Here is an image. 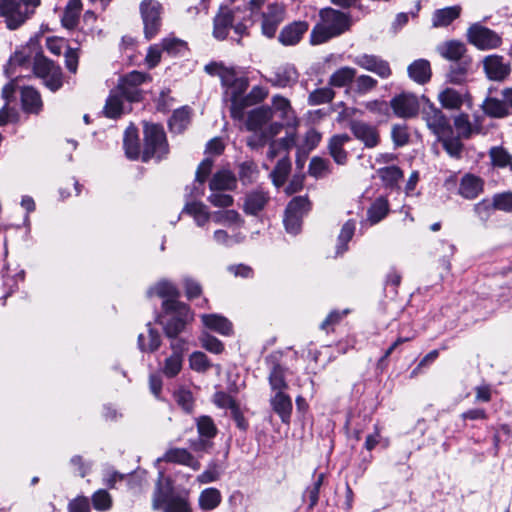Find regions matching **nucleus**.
<instances>
[{
	"label": "nucleus",
	"mask_w": 512,
	"mask_h": 512,
	"mask_svg": "<svg viewBox=\"0 0 512 512\" xmlns=\"http://www.w3.org/2000/svg\"><path fill=\"white\" fill-rule=\"evenodd\" d=\"M273 112L270 107L261 106L248 113L245 126L253 134L247 139V145L251 149H259L277 136L283 125L279 122H271Z\"/></svg>",
	"instance_id": "nucleus-1"
},
{
	"label": "nucleus",
	"mask_w": 512,
	"mask_h": 512,
	"mask_svg": "<svg viewBox=\"0 0 512 512\" xmlns=\"http://www.w3.org/2000/svg\"><path fill=\"white\" fill-rule=\"evenodd\" d=\"M321 23L317 24L311 32V42L321 44L328 39L338 36L349 28L348 17L334 9L321 11Z\"/></svg>",
	"instance_id": "nucleus-2"
},
{
	"label": "nucleus",
	"mask_w": 512,
	"mask_h": 512,
	"mask_svg": "<svg viewBox=\"0 0 512 512\" xmlns=\"http://www.w3.org/2000/svg\"><path fill=\"white\" fill-rule=\"evenodd\" d=\"M41 0H0V17L11 30L20 27L30 18Z\"/></svg>",
	"instance_id": "nucleus-3"
},
{
	"label": "nucleus",
	"mask_w": 512,
	"mask_h": 512,
	"mask_svg": "<svg viewBox=\"0 0 512 512\" xmlns=\"http://www.w3.org/2000/svg\"><path fill=\"white\" fill-rule=\"evenodd\" d=\"M152 508L163 512H192L187 496L175 494L168 481L161 480L157 484L152 499Z\"/></svg>",
	"instance_id": "nucleus-4"
},
{
	"label": "nucleus",
	"mask_w": 512,
	"mask_h": 512,
	"mask_svg": "<svg viewBox=\"0 0 512 512\" xmlns=\"http://www.w3.org/2000/svg\"><path fill=\"white\" fill-rule=\"evenodd\" d=\"M145 148L142 154L143 161L150 158L161 159L168 152V145L162 126L145 123L144 125Z\"/></svg>",
	"instance_id": "nucleus-5"
},
{
	"label": "nucleus",
	"mask_w": 512,
	"mask_h": 512,
	"mask_svg": "<svg viewBox=\"0 0 512 512\" xmlns=\"http://www.w3.org/2000/svg\"><path fill=\"white\" fill-rule=\"evenodd\" d=\"M163 307L166 311L174 313L165 326L167 337L178 336V334L184 330L185 325L194 318V314L190 308L179 301H164Z\"/></svg>",
	"instance_id": "nucleus-6"
},
{
	"label": "nucleus",
	"mask_w": 512,
	"mask_h": 512,
	"mask_svg": "<svg viewBox=\"0 0 512 512\" xmlns=\"http://www.w3.org/2000/svg\"><path fill=\"white\" fill-rule=\"evenodd\" d=\"M140 13L144 25L146 39L153 38L161 26L162 6L155 0H143L140 4Z\"/></svg>",
	"instance_id": "nucleus-7"
},
{
	"label": "nucleus",
	"mask_w": 512,
	"mask_h": 512,
	"mask_svg": "<svg viewBox=\"0 0 512 512\" xmlns=\"http://www.w3.org/2000/svg\"><path fill=\"white\" fill-rule=\"evenodd\" d=\"M286 18V7L281 3H271L261 14V33L271 39L276 35L279 25Z\"/></svg>",
	"instance_id": "nucleus-8"
},
{
	"label": "nucleus",
	"mask_w": 512,
	"mask_h": 512,
	"mask_svg": "<svg viewBox=\"0 0 512 512\" xmlns=\"http://www.w3.org/2000/svg\"><path fill=\"white\" fill-rule=\"evenodd\" d=\"M467 37L471 44L481 50L495 49L501 44V37L496 32L478 23L469 27Z\"/></svg>",
	"instance_id": "nucleus-9"
},
{
	"label": "nucleus",
	"mask_w": 512,
	"mask_h": 512,
	"mask_svg": "<svg viewBox=\"0 0 512 512\" xmlns=\"http://www.w3.org/2000/svg\"><path fill=\"white\" fill-rule=\"evenodd\" d=\"M147 75L139 71H132L121 78L115 88L129 103L141 100L139 86L147 80Z\"/></svg>",
	"instance_id": "nucleus-10"
},
{
	"label": "nucleus",
	"mask_w": 512,
	"mask_h": 512,
	"mask_svg": "<svg viewBox=\"0 0 512 512\" xmlns=\"http://www.w3.org/2000/svg\"><path fill=\"white\" fill-rule=\"evenodd\" d=\"M422 117L427 127L438 138L452 134V128L448 118L440 109L435 107L434 104L429 103L428 106L423 109Z\"/></svg>",
	"instance_id": "nucleus-11"
},
{
	"label": "nucleus",
	"mask_w": 512,
	"mask_h": 512,
	"mask_svg": "<svg viewBox=\"0 0 512 512\" xmlns=\"http://www.w3.org/2000/svg\"><path fill=\"white\" fill-rule=\"evenodd\" d=\"M268 90L262 86H254L249 94L244 98H238L234 95L230 107L231 117L235 120H243L244 110L253 104L261 102L268 96Z\"/></svg>",
	"instance_id": "nucleus-12"
},
{
	"label": "nucleus",
	"mask_w": 512,
	"mask_h": 512,
	"mask_svg": "<svg viewBox=\"0 0 512 512\" xmlns=\"http://www.w3.org/2000/svg\"><path fill=\"white\" fill-rule=\"evenodd\" d=\"M395 115L401 118H411L418 114L420 105L418 98L411 93L395 96L390 102Z\"/></svg>",
	"instance_id": "nucleus-13"
},
{
	"label": "nucleus",
	"mask_w": 512,
	"mask_h": 512,
	"mask_svg": "<svg viewBox=\"0 0 512 512\" xmlns=\"http://www.w3.org/2000/svg\"><path fill=\"white\" fill-rule=\"evenodd\" d=\"M353 63L367 71L377 74L381 78H388L391 69L387 61L375 55L360 54L352 58Z\"/></svg>",
	"instance_id": "nucleus-14"
},
{
	"label": "nucleus",
	"mask_w": 512,
	"mask_h": 512,
	"mask_svg": "<svg viewBox=\"0 0 512 512\" xmlns=\"http://www.w3.org/2000/svg\"><path fill=\"white\" fill-rule=\"evenodd\" d=\"M350 130L367 148H374L379 143L380 136L378 130L370 124L355 120L350 123Z\"/></svg>",
	"instance_id": "nucleus-15"
},
{
	"label": "nucleus",
	"mask_w": 512,
	"mask_h": 512,
	"mask_svg": "<svg viewBox=\"0 0 512 512\" xmlns=\"http://www.w3.org/2000/svg\"><path fill=\"white\" fill-rule=\"evenodd\" d=\"M484 70L489 79L504 80L510 73V66L499 55H489L483 60Z\"/></svg>",
	"instance_id": "nucleus-16"
},
{
	"label": "nucleus",
	"mask_w": 512,
	"mask_h": 512,
	"mask_svg": "<svg viewBox=\"0 0 512 512\" xmlns=\"http://www.w3.org/2000/svg\"><path fill=\"white\" fill-rule=\"evenodd\" d=\"M307 30V22L294 21L282 28L279 33L278 40L284 46L296 45L302 39Z\"/></svg>",
	"instance_id": "nucleus-17"
},
{
	"label": "nucleus",
	"mask_w": 512,
	"mask_h": 512,
	"mask_svg": "<svg viewBox=\"0 0 512 512\" xmlns=\"http://www.w3.org/2000/svg\"><path fill=\"white\" fill-rule=\"evenodd\" d=\"M269 148L266 154L268 160L273 161L277 157L287 155L288 150L296 144V133L294 130L287 131L285 137L279 140H269Z\"/></svg>",
	"instance_id": "nucleus-18"
},
{
	"label": "nucleus",
	"mask_w": 512,
	"mask_h": 512,
	"mask_svg": "<svg viewBox=\"0 0 512 512\" xmlns=\"http://www.w3.org/2000/svg\"><path fill=\"white\" fill-rule=\"evenodd\" d=\"M321 137V134L317 130L311 128L305 133L301 140L298 141L296 139V144L294 146L297 148L298 157L296 163L298 166H303V161L300 157L302 156L305 158L313 149H315L320 143Z\"/></svg>",
	"instance_id": "nucleus-19"
},
{
	"label": "nucleus",
	"mask_w": 512,
	"mask_h": 512,
	"mask_svg": "<svg viewBox=\"0 0 512 512\" xmlns=\"http://www.w3.org/2000/svg\"><path fill=\"white\" fill-rule=\"evenodd\" d=\"M483 180L473 174H465L459 185V194L469 200L475 199L483 192Z\"/></svg>",
	"instance_id": "nucleus-20"
},
{
	"label": "nucleus",
	"mask_w": 512,
	"mask_h": 512,
	"mask_svg": "<svg viewBox=\"0 0 512 512\" xmlns=\"http://www.w3.org/2000/svg\"><path fill=\"white\" fill-rule=\"evenodd\" d=\"M350 141L348 134H337L329 139L328 150L333 160L339 164L344 165L347 162L348 154L344 150V146Z\"/></svg>",
	"instance_id": "nucleus-21"
},
{
	"label": "nucleus",
	"mask_w": 512,
	"mask_h": 512,
	"mask_svg": "<svg viewBox=\"0 0 512 512\" xmlns=\"http://www.w3.org/2000/svg\"><path fill=\"white\" fill-rule=\"evenodd\" d=\"M203 325L223 336H230L233 333L232 323L219 314H203L201 316Z\"/></svg>",
	"instance_id": "nucleus-22"
},
{
	"label": "nucleus",
	"mask_w": 512,
	"mask_h": 512,
	"mask_svg": "<svg viewBox=\"0 0 512 512\" xmlns=\"http://www.w3.org/2000/svg\"><path fill=\"white\" fill-rule=\"evenodd\" d=\"M129 104L124 96L114 89L106 100L104 113L109 118H117L130 109Z\"/></svg>",
	"instance_id": "nucleus-23"
},
{
	"label": "nucleus",
	"mask_w": 512,
	"mask_h": 512,
	"mask_svg": "<svg viewBox=\"0 0 512 512\" xmlns=\"http://www.w3.org/2000/svg\"><path fill=\"white\" fill-rule=\"evenodd\" d=\"M273 410L279 415L283 423L290 422L292 413V400L283 391H278L270 400Z\"/></svg>",
	"instance_id": "nucleus-24"
},
{
	"label": "nucleus",
	"mask_w": 512,
	"mask_h": 512,
	"mask_svg": "<svg viewBox=\"0 0 512 512\" xmlns=\"http://www.w3.org/2000/svg\"><path fill=\"white\" fill-rule=\"evenodd\" d=\"M234 20L233 12L229 9H221L214 18L213 36L217 40H224L232 27Z\"/></svg>",
	"instance_id": "nucleus-25"
},
{
	"label": "nucleus",
	"mask_w": 512,
	"mask_h": 512,
	"mask_svg": "<svg viewBox=\"0 0 512 512\" xmlns=\"http://www.w3.org/2000/svg\"><path fill=\"white\" fill-rule=\"evenodd\" d=\"M164 460L167 462L178 463L186 465L193 470L200 469V462L191 455L186 449L183 448H171L166 451Z\"/></svg>",
	"instance_id": "nucleus-26"
},
{
	"label": "nucleus",
	"mask_w": 512,
	"mask_h": 512,
	"mask_svg": "<svg viewBox=\"0 0 512 512\" xmlns=\"http://www.w3.org/2000/svg\"><path fill=\"white\" fill-rule=\"evenodd\" d=\"M22 108L27 113L38 114L42 110V99L39 92L32 87H23L21 90Z\"/></svg>",
	"instance_id": "nucleus-27"
},
{
	"label": "nucleus",
	"mask_w": 512,
	"mask_h": 512,
	"mask_svg": "<svg viewBox=\"0 0 512 512\" xmlns=\"http://www.w3.org/2000/svg\"><path fill=\"white\" fill-rule=\"evenodd\" d=\"M183 212L190 215L197 226L203 227L205 226L210 218H212V214L209 212L208 207L202 202H189L185 205Z\"/></svg>",
	"instance_id": "nucleus-28"
},
{
	"label": "nucleus",
	"mask_w": 512,
	"mask_h": 512,
	"mask_svg": "<svg viewBox=\"0 0 512 512\" xmlns=\"http://www.w3.org/2000/svg\"><path fill=\"white\" fill-rule=\"evenodd\" d=\"M462 8L460 5H454L437 9L432 16V24L434 27H445L451 24L461 14Z\"/></svg>",
	"instance_id": "nucleus-29"
},
{
	"label": "nucleus",
	"mask_w": 512,
	"mask_h": 512,
	"mask_svg": "<svg viewBox=\"0 0 512 512\" xmlns=\"http://www.w3.org/2000/svg\"><path fill=\"white\" fill-rule=\"evenodd\" d=\"M301 200H291L285 210L284 225L288 233L296 235L301 230L302 218L294 214V209L301 205Z\"/></svg>",
	"instance_id": "nucleus-30"
},
{
	"label": "nucleus",
	"mask_w": 512,
	"mask_h": 512,
	"mask_svg": "<svg viewBox=\"0 0 512 512\" xmlns=\"http://www.w3.org/2000/svg\"><path fill=\"white\" fill-rule=\"evenodd\" d=\"M408 74L413 81L424 84L431 77L430 63L425 59L415 60L408 66Z\"/></svg>",
	"instance_id": "nucleus-31"
},
{
	"label": "nucleus",
	"mask_w": 512,
	"mask_h": 512,
	"mask_svg": "<svg viewBox=\"0 0 512 512\" xmlns=\"http://www.w3.org/2000/svg\"><path fill=\"white\" fill-rule=\"evenodd\" d=\"M148 296H158L160 298L165 299L164 301L173 300L177 301V297L179 296V291L176 286L167 281L161 280L157 282L155 285L149 288L147 292Z\"/></svg>",
	"instance_id": "nucleus-32"
},
{
	"label": "nucleus",
	"mask_w": 512,
	"mask_h": 512,
	"mask_svg": "<svg viewBox=\"0 0 512 512\" xmlns=\"http://www.w3.org/2000/svg\"><path fill=\"white\" fill-rule=\"evenodd\" d=\"M211 191L233 190L236 187V178L228 170L217 172L209 184Z\"/></svg>",
	"instance_id": "nucleus-33"
},
{
	"label": "nucleus",
	"mask_w": 512,
	"mask_h": 512,
	"mask_svg": "<svg viewBox=\"0 0 512 512\" xmlns=\"http://www.w3.org/2000/svg\"><path fill=\"white\" fill-rule=\"evenodd\" d=\"M212 220L226 227H241L244 224V220L236 210L216 211L212 213Z\"/></svg>",
	"instance_id": "nucleus-34"
},
{
	"label": "nucleus",
	"mask_w": 512,
	"mask_h": 512,
	"mask_svg": "<svg viewBox=\"0 0 512 512\" xmlns=\"http://www.w3.org/2000/svg\"><path fill=\"white\" fill-rule=\"evenodd\" d=\"M125 154L129 159L135 160L140 154L138 133L134 126H129L124 134Z\"/></svg>",
	"instance_id": "nucleus-35"
},
{
	"label": "nucleus",
	"mask_w": 512,
	"mask_h": 512,
	"mask_svg": "<svg viewBox=\"0 0 512 512\" xmlns=\"http://www.w3.org/2000/svg\"><path fill=\"white\" fill-rule=\"evenodd\" d=\"M160 343V335L151 327V324L147 325V334L142 333L138 336V345L141 351L154 352L159 348Z\"/></svg>",
	"instance_id": "nucleus-36"
},
{
	"label": "nucleus",
	"mask_w": 512,
	"mask_h": 512,
	"mask_svg": "<svg viewBox=\"0 0 512 512\" xmlns=\"http://www.w3.org/2000/svg\"><path fill=\"white\" fill-rule=\"evenodd\" d=\"M222 496L218 489L210 487L204 489L199 495V506L203 510H213L221 503Z\"/></svg>",
	"instance_id": "nucleus-37"
},
{
	"label": "nucleus",
	"mask_w": 512,
	"mask_h": 512,
	"mask_svg": "<svg viewBox=\"0 0 512 512\" xmlns=\"http://www.w3.org/2000/svg\"><path fill=\"white\" fill-rule=\"evenodd\" d=\"M438 101L443 108L454 110L462 106L463 96L454 89L446 88L438 94Z\"/></svg>",
	"instance_id": "nucleus-38"
},
{
	"label": "nucleus",
	"mask_w": 512,
	"mask_h": 512,
	"mask_svg": "<svg viewBox=\"0 0 512 512\" xmlns=\"http://www.w3.org/2000/svg\"><path fill=\"white\" fill-rule=\"evenodd\" d=\"M268 197L262 191H254L246 196L244 210L248 214L256 215L267 203Z\"/></svg>",
	"instance_id": "nucleus-39"
},
{
	"label": "nucleus",
	"mask_w": 512,
	"mask_h": 512,
	"mask_svg": "<svg viewBox=\"0 0 512 512\" xmlns=\"http://www.w3.org/2000/svg\"><path fill=\"white\" fill-rule=\"evenodd\" d=\"M438 51L442 57L457 61L463 57L466 48L462 42L452 40L439 46Z\"/></svg>",
	"instance_id": "nucleus-40"
},
{
	"label": "nucleus",
	"mask_w": 512,
	"mask_h": 512,
	"mask_svg": "<svg viewBox=\"0 0 512 512\" xmlns=\"http://www.w3.org/2000/svg\"><path fill=\"white\" fill-rule=\"evenodd\" d=\"M190 123V109L182 107L174 111L169 120L170 129L175 133L184 131Z\"/></svg>",
	"instance_id": "nucleus-41"
},
{
	"label": "nucleus",
	"mask_w": 512,
	"mask_h": 512,
	"mask_svg": "<svg viewBox=\"0 0 512 512\" xmlns=\"http://www.w3.org/2000/svg\"><path fill=\"white\" fill-rule=\"evenodd\" d=\"M389 211L388 201L383 198H377L367 211V218L371 224H376L386 217Z\"/></svg>",
	"instance_id": "nucleus-42"
},
{
	"label": "nucleus",
	"mask_w": 512,
	"mask_h": 512,
	"mask_svg": "<svg viewBox=\"0 0 512 512\" xmlns=\"http://www.w3.org/2000/svg\"><path fill=\"white\" fill-rule=\"evenodd\" d=\"M482 107L484 112L491 117L501 118L510 114L508 106L497 98H487Z\"/></svg>",
	"instance_id": "nucleus-43"
},
{
	"label": "nucleus",
	"mask_w": 512,
	"mask_h": 512,
	"mask_svg": "<svg viewBox=\"0 0 512 512\" xmlns=\"http://www.w3.org/2000/svg\"><path fill=\"white\" fill-rule=\"evenodd\" d=\"M291 169V163L288 158V155H283L277 162L275 168L271 172V177L273 183L276 186H281L284 184L287 175L289 174Z\"/></svg>",
	"instance_id": "nucleus-44"
},
{
	"label": "nucleus",
	"mask_w": 512,
	"mask_h": 512,
	"mask_svg": "<svg viewBox=\"0 0 512 512\" xmlns=\"http://www.w3.org/2000/svg\"><path fill=\"white\" fill-rule=\"evenodd\" d=\"M356 76V70L351 67H341L336 70L331 76L329 80V84L334 87H344Z\"/></svg>",
	"instance_id": "nucleus-45"
},
{
	"label": "nucleus",
	"mask_w": 512,
	"mask_h": 512,
	"mask_svg": "<svg viewBox=\"0 0 512 512\" xmlns=\"http://www.w3.org/2000/svg\"><path fill=\"white\" fill-rule=\"evenodd\" d=\"M355 221L348 220L343 226L338 236V244L336 247V253L338 255L343 254L348 249V243L352 239L355 232Z\"/></svg>",
	"instance_id": "nucleus-46"
},
{
	"label": "nucleus",
	"mask_w": 512,
	"mask_h": 512,
	"mask_svg": "<svg viewBox=\"0 0 512 512\" xmlns=\"http://www.w3.org/2000/svg\"><path fill=\"white\" fill-rule=\"evenodd\" d=\"M461 137H452L450 135H445L439 137L438 140L442 143L443 148L447 152V154L453 158L459 159L461 158L463 151V144L460 141Z\"/></svg>",
	"instance_id": "nucleus-47"
},
{
	"label": "nucleus",
	"mask_w": 512,
	"mask_h": 512,
	"mask_svg": "<svg viewBox=\"0 0 512 512\" xmlns=\"http://www.w3.org/2000/svg\"><path fill=\"white\" fill-rule=\"evenodd\" d=\"M309 174L314 178H324L331 173V165L329 160L321 157H313L309 164Z\"/></svg>",
	"instance_id": "nucleus-48"
},
{
	"label": "nucleus",
	"mask_w": 512,
	"mask_h": 512,
	"mask_svg": "<svg viewBox=\"0 0 512 512\" xmlns=\"http://www.w3.org/2000/svg\"><path fill=\"white\" fill-rule=\"evenodd\" d=\"M377 174L385 185L391 187L396 185L403 177L402 170L394 165L378 169Z\"/></svg>",
	"instance_id": "nucleus-49"
},
{
	"label": "nucleus",
	"mask_w": 512,
	"mask_h": 512,
	"mask_svg": "<svg viewBox=\"0 0 512 512\" xmlns=\"http://www.w3.org/2000/svg\"><path fill=\"white\" fill-rule=\"evenodd\" d=\"M205 71L210 75H218L222 84L231 83L233 79V69L224 67L221 63H209L205 66Z\"/></svg>",
	"instance_id": "nucleus-50"
},
{
	"label": "nucleus",
	"mask_w": 512,
	"mask_h": 512,
	"mask_svg": "<svg viewBox=\"0 0 512 512\" xmlns=\"http://www.w3.org/2000/svg\"><path fill=\"white\" fill-rule=\"evenodd\" d=\"M112 503L111 495L104 489H99L92 495V504L97 511L104 512L110 510Z\"/></svg>",
	"instance_id": "nucleus-51"
},
{
	"label": "nucleus",
	"mask_w": 512,
	"mask_h": 512,
	"mask_svg": "<svg viewBox=\"0 0 512 512\" xmlns=\"http://www.w3.org/2000/svg\"><path fill=\"white\" fill-rule=\"evenodd\" d=\"M454 127L457 131V136L461 138H469L475 131L472 127L469 117L466 114H459L454 118Z\"/></svg>",
	"instance_id": "nucleus-52"
},
{
	"label": "nucleus",
	"mask_w": 512,
	"mask_h": 512,
	"mask_svg": "<svg viewBox=\"0 0 512 512\" xmlns=\"http://www.w3.org/2000/svg\"><path fill=\"white\" fill-rule=\"evenodd\" d=\"M182 364L183 357L179 356L178 354H171L164 360L162 371L165 376L169 378L174 377L180 372Z\"/></svg>",
	"instance_id": "nucleus-53"
},
{
	"label": "nucleus",
	"mask_w": 512,
	"mask_h": 512,
	"mask_svg": "<svg viewBox=\"0 0 512 512\" xmlns=\"http://www.w3.org/2000/svg\"><path fill=\"white\" fill-rule=\"evenodd\" d=\"M197 430L200 436L213 438L217 433V428L209 416H201L196 419Z\"/></svg>",
	"instance_id": "nucleus-54"
},
{
	"label": "nucleus",
	"mask_w": 512,
	"mask_h": 512,
	"mask_svg": "<svg viewBox=\"0 0 512 512\" xmlns=\"http://www.w3.org/2000/svg\"><path fill=\"white\" fill-rule=\"evenodd\" d=\"M324 474L321 473L314 480L313 484L306 488L304 492V497H307L309 500V508L312 509L317 503L319 499L320 488L324 481Z\"/></svg>",
	"instance_id": "nucleus-55"
},
{
	"label": "nucleus",
	"mask_w": 512,
	"mask_h": 512,
	"mask_svg": "<svg viewBox=\"0 0 512 512\" xmlns=\"http://www.w3.org/2000/svg\"><path fill=\"white\" fill-rule=\"evenodd\" d=\"M489 155L494 166L504 168L511 164L510 154L502 147L491 148Z\"/></svg>",
	"instance_id": "nucleus-56"
},
{
	"label": "nucleus",
	"mask_w": 512,
	"mask_h": 512,
	"mask_svg": "<svg viewBox=\"0 0 512 512\" xmlns=\"http://www.w3.org/2000/svg\"><path fill=\"white\" fill-rule=\"evenodd\" d=\"M334 98V91L329 87H323L312 91L309 95V103L320 105L330 102Z\"/></svg>",
	"instance_id": "nucleus-57"
},
{
	"label": "nucleus",
	"mask_w": 512,
	"mask_h": 512,
	"mask_svg": "<svg viewBox=\"0 0 512 512\" xmlns=\"http://www.w3.org/2000/svg\"><path fill=\"white\" fill-rule=\"evenodd\" d=\"M269 383L273 390L275 391H283L287 388V383L284 378V369L276 365L273 367L270 375H269Z\"/></svg>",
	"instance_id": "nucleus-58"
},
{
	"label": "nucleus",
	"mask_w": 512,
	"mask_h": 512,
	"mask_svg": "<svg viewBox=\"0 0 512 512\" xmlns=\"http://www.w3.org/2000/svg\"><path fill=\"white\" fill-rule=\"evenodd\" d=\"M213 238L218 244L231 246L233 244L242 242L244 239V235L239 232L230 235L228 234L227 231L218 229L214 232Z\"/></svg>",
	"instance_id": "nucleus-59"
},
{
	"label": "nucleus",
	"mask_w": 512,
	"mask_h": 512,
	"mask_svg": "<svg viewBox=\"0 0 512 512\" xmlns=\"http://www.w3.org/2000/svg\"><path fill=\"white\" fill-rule=\"evenodd\" d=\"M224 86H227L231 90V99L234 95H237L238 98H244L245 96H242L243 93L246 91V89L249 86V82L247 78L240 77L237 78L235 75V71L233 70V79L231 83L223 84Z\"/></svg>",
	"instance_id": "nucleus-60"
},
{
	"label": "nucleus",
	"mask_w": 512,
	"mask_h": 512,
	"mask_svg": "<svg viewBox=\"0 0 512 512\" xmlns=\"http://www.w3.org/2000/svg\"><path fill=\"white\" fill-rule=\"evenodd\" d=\"M221 475V468L216 463L209 464L208 468L197 476L200 484H208L217 481Z\"/></svg>",
	"instance_id": "nucleus-61"
},
{
	"label": "nucleus",
	"mask_w": 512,
	"mask_h": 512,
	"mask_svg": "<svg viewBox=\"0 0 512 512\" xmlns=\"http://www.w3.org/2000/svg\"><path fill=\"white\" fill-rule=\"evenodd\" d=\"M493 210H496L495 207V195L492 200L483 199L474 205V212L476 215L483 221L487 220Z\"/></svg>",
	"instance_id": "nucleus-62"
},
{
	"label": "nucleus",
	"mask_w": 512,
	"mask_h": 512,
	"mask_svg": "<svg viewBox=\"0 0 512 512\" xmlns=\"http://www.w3.org/2000/svg\"><path fill=\"white\" fill-rule=\"evenodd\" d=\"M56 66L43 56H37L34 61V73L41 78L47 76Z\"/></svg>",
	"instance_id": "nucleus-63"
},
{
	"label": "nucleus",
	"mask_w": 512,
	"mask_h": 512,
	"mask_svg": "<svg viewBox=\"0 0 512 512\" xmlns=\"http://www.w3.org/2000/svg\"><path fill=\"white\" fill-rule=\"evenodd\" d=\"M191 369L201 372L209 368L210 364L207 356L203 352H193L189 357Z\"/></svg>",
	"instance_id": "nucleus-64"
}]
</instances>
